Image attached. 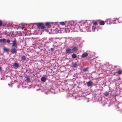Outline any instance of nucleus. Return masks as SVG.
I'll return each instance as SVG.
<instances>
[{
  "label": "nucleus",
  "instance_id": "f257e3e1",
  "mask_svg": "<svg viewBox=\"0 0 122 122\" xmlns=\"http://www.w3.org/2000/svg\"><path fill=\"white\" fill-rule=\"evenodd\" d=\"M44 24L42 23H39L37 24V25L39 28H41L42 29L46 28L44 26Z\"/></svg>",
  "mask_w": 122,
  "mask_h": 122
},
{
  "label": "nucleus",
  "instance_id": "a878e982",
  "mask_svg": "<svg viewBox=\"0 0 122 122\" xmlns=\"http://www.w3.org/2000/svg\"><path fill=\"white\" fill-rule=\"evenodd\" d=\"M29 80H30V78L29 77H26V80H27V81H29Z\"/></svg>",
  "mask_w": 122,
  "mask_h": 122
},
{
  "label": "nucleus",
  "instance_id": "7ed1b4c3",
  "mask_svg": "<svg viewBox=\"0 0 122 122\" xmlns=\"http://www.w3.org/2000/svg\"><path fill=\"white\" fill-rule=\"evenodd\" d=\"M77 42L79 43L80 46H81V45H82L83 42V41L81 38H78Z\"/></svg>",
  "mask_w": 122,
  "mask_h": 122
},
{
  "label": "nucleus",
  "instance_id": "bb28decb",
  "mask_svg": "<svg viewBox=\"0 0 122 122\" xmlns=\"http://www.w3.org/2000/svg\"><path fill=\"white\" fill-rule=\"evenodd\" d=\"M74 95H74V94H73L72 95V96L74 97V98H75V99H76V96Z\"/></svg>",
  "mask_w": 122,
  "mask_h": 122
},
{
  "label": "nucleus",
  "instance_id": "c756f323",
  "mask_svg": "<svg viewBox=\"0 0 122 122\" xmlns=\"http://www.w3.org/2000/svg\"><path fill=\"white\" fill-rule=\"evenodd\" d=\"M46 31H48V30H47V29H46Z\"/></svg>",
  "mask_w": 122,
  "mask_h": 122
},
{
  "label": "nucleus",
  "instance_id": "412c9836",
  "mask_svg": "<svg viewBox=\"0 0 122 122\" xmlns=\"http://www.w3.org/2000/svg\"><path fill=\"white\" fill-rule=\"evenodd\" d=\"M93 25H97V22L96 21H94V22H93Z\"/></svg>",
  "mask_w": 122,
  "mask_h": 122
},
{
  "label": "nucleus",
  "instance_id": "f03ea898",
  "mask_svg": "<svg viewBox=\"0 0 122 122\" xmlns=\"http://www.w3.org/2000/svg\"><path fill=\"white\" fill-rule=\"evenodd\" d=\"M12 46L13 47H16V48H17L16 40L15 38H14L13 41H12Z\"/></svg>",
  "mask_w": 122,
  "mask_h": 122
},
{
  "label": "nucleus",
  "instance_id": "6ab92c4d",
  "mask_svg": "<svg viewBox=\"0 0 122 122\" xmlns=\"http://www.w3.org/2000/svg\"><path fill=\"white\" fill-rule=\"evenodd\" d=\"M60 25H65V22L63 21L60 22Z\"/></svg>",
  "mask_w": 122,
  "mask_h": 122
},
{
  "label": "nucleus",
  "instance_id": "423d86ee",
  "mask_svg": "<svg viewBox=\"0 0 122 122\" xmlns=\"http://www.w3.org/2000/svg\"><path fill=\"white\" fill-rule=\"evenodd\" d=\"M86 84L88 87L92 85L93 84V82L91 81H89L86 83Z\"/></svg>",
  "mask_w": 122,
  "mask_h": 122
},
{
  "label": "nucleus",
  "instance_id": "39448f33",
  "mask_svg": "<svg viewBox=\"0 0 122 122\" xmlns=\"http://www.w3.org/2000/svg\"><path fill=\"white\" fill-rule=\"evenodd\" d=\"M72 52L71 49L69 48H68L66 49V53L67 54H70L71 53V52Z\"/></svg>",
  "mask_w": 122,
  "mask_h": 122
},
{
  "label": "nucleus",
  "instance_id": "393cba45",
  "mask_svg": "<svg viewBox=\"0 0 122 122\" xmlns=\"http://www.w3.org/2000/svg\"><path fill=\"white\" fill-rule=\"evenodd\" d=\"M88 69V68H85L83 69V71L85 72L87 71Z\"/></svg>",
  "mask_w": 122,
  "mask_h": 122
},
{
  "label": "nucleus",
  "instance_id": "1a4fd4ad",
  "mask_svg": "<svg viewBox=\"0 0 122 122\" xmlns=\"http://www.w3.org/2000/svg\"><path fill=\"white\" fill-rule=\"evenodd\" d=\"M117 73L119 75H120L122 74V70H119L117 71V72L115 73Z\"/></svg>",
  "mask_w": 122,
  "mask_h": 122
},
{
  "label": "nucleus",
  "instance_id": "aec40b11",
  "mask_svg": "<svg viewBox=\"0 0 122 122\" xmlns=\"http://www.w3.org/2000/svg\"><path fill=\"white\" fill-rule=\"evenodd\" d=\"M71 50H72V51H76V47H74V48H73Z\"/></svg>",
  "mask_w": 122,
  "mask_h": 122
},
{
  "label": "nucleus",
  "instance_id": "20e7f679",
  "mask_svg": "<svg viewBox=\"0 0 122 122\" xmlns=\"http://www.w3.org/2000/svg\"><path fill=\"white\" fill-rule=\"evenodd\" d=\"M10 51L13 54L17 53L16 49L15 48H13L11 49Z\"/></svg>",
  "mask_w": 122,
  "mask_h": 122
},
{
  "label": "nucleus",
  "instance_id": "f8f14e48",
  "mask_svg": "<svg viewBox=\"0 0 122 122\" xmlns=\"http://www.w3.org/2000/svg\"><path fill=\"white\" fill-rule=\"evenodd\" d=\"M21 60L22 61H25V59H26V57H25V55H23L21 57Z\"/></svg>",
  "mask_w": 122,
  "mask_h": 122
},
{
  "label": "nucleus",
  "instance_id": "c85d7f7f",
  "mask_svg": "<svg viewBox=\"0 0 122 122\" xmlns=\"http://www.w3.org/2000/svg\"><path fill=\"white\" fill-rule=\"evenodd\" d=\"M1 67H0V71H1Z\"/></svg>",
  "mask_w": 122,
  "mask_h": 122
},
{
  "label": "nucleus",
  "instance_id": "7c9ffc66",
  "mask_svg": "<svg viewBox=\"0 0 122 122\" xmlns=\"http://www.w3.org/2000/svg\"><path fill=\"white\" fill-rule=\"evenodd\" d=\"M22 29H23V27H22Z\"/></svg>",
  "mask_w": 122,
  "mask_h": 122
},
{
  "label": "nucleus",
  "instance_id": "cd10ccee",
  "mask_svg": "<svg viewBox=\"0 0 122 122\" xmlns=\"http://www.w3.org/2000/svg\"><path fill=\"white\" fill-rule=\"evenodd\" d=\"M50 50L51 51H53V48H51Z\"/></svg>",
  "mask_w": 122,
  "mask_h": 122
},
{
  "label": "nucleus",
  "instance_id": "9b49d317",
  "mask_svg": "<svg viewBox=\"0 0 122 122\" xmlns=\"http://www.w3.org/2000/svg\"><path fill=\"white\" fill-rule=\"evenodd\" d=\"M41 81H42L43 82H44L46 81V78L44 77H42V78H41Z\"/></svg>",
  "mask_w": 122,
  "mask_h": 122
},
{
  "label": "nucleus",
  "instance_id": "6e6552de",
  "mask_svg": "<svg viewBox=\"0 0 122 122\" xmlns=\"http://www.w3.org/2000/svg\"><path fill=\"white\" fill-rule=\"evenodd\" d=\"M88 55V54L87 53H85L82 54L81 56L82 57L84 58L86 57Z\"/></svg>",
  "mask_w": 122,
  "mask_h": 122
},
{
  "label": "nucleus",
  "instance_id": "5701e85b",
  "mask_svg": "<svg viewBox=\"0 0 122 122\" xmlns=\"http://www.w3.org/2000/svg\"><path fill=\"white\" fill-rule=\"evenodd\" d=\"M6 42L7 43H9L10 42V41L9 39H7V41H6Z\"/></svg>",
  "mask_w": 122,
  "mask_h": 122
},
{
  "label": "nucleus",
  "instance_id": "b1692460",
  "mask_svg": "<svg viewBox=\"0 0 122 122\" xmlns=\"http://www.w3.org/2000/svg\"><path fill=\"white\" fill-rule=\"evenodd\" d=\"M2 25V22L1 20H0V27H1Z\"/></svg>",
  "mask_w": 122,
  "mask_h": 122
},
{
  "label": "nucleus",
  "instance_id": "f3484780",
  "mask_svg": "<svg viewBox=\"0 0 122 122\" xmlns=\"http://www.w3.org/2000/svg\"><path fill=\"white\" fill-rule=\"evenodd\" d=\"M104 95L106 96H109V93L107 92H105L104 93Z\"/></svg>",
  "mask_w": 122,
  "mask_h": 122
},
{
  "label": "nucleus",
  "instance_id": "2eb2a0df",
  "mask_svg": "<svg viewBox=\"0 0 122 122\" xmlns=\"http://www.w3.org/2000/svg\"><path fill=\"white\" fill-rule=\"evenodd\" d=\"M14 67L15 68H18L19 67V65L18 63H14Z\"/></svg>",
  "mask_w": 122,
  "mask_h": 122
},
{
  "label": "nucleus",
  "instance_id": "2f4dec72",
  "mask_svg": "<svg viewBox=\"0 0 122 122\" xmlns=\"http://www.w3.org/2000/svg\"><path fill=\"white\" fill-rule=\"evenodd\" d=\"M77 50H78V49H77H77H76Z\"/></svg>",
  "mask_w": 122,
  "mask_h": 122
},
{
  "label": "nucleus",
  "instance_id": "9d476101",
  "mask_svg": "<svg viewBox=\"0 0 122 122\" xmlns=\"http://www.w3.org/2000/svg\"><path fill=\"white\" fill-rule=\"evenodd\" d=\"M45 25L46 26L47 28H49V27H51L49 22H46V23Z\"/></svg>",
  "mask_w": 122,
  "mask_h": 122
},
{
  "label": "nucleus",
  "instance_id": "4be33fe9",
  "mask_svg": "<svg viewBox=\"0 0 122 122\" xmlns=\"http://www.w3.org/2000/svg\"><path fill=\"white\" fill-rule=\"evenodd\" d=\"M95 27H96L95 26H93L92 27V29L93 31H94L95 29Z\"/></svg>",
  "mask_w": 122,
  "mask_h": 122
},
{
  "label": "nucleus",
  "instance_id": "dca6fc26",
  "mask_svg": "<svg viewBox=\"0 0 122 122\" xmlns=\"http://www.w3.org/2000/svg\"><path fill=\"white\" fill-rule=\"evenodd\" d=\"M100 25H104V22L103 20H101L100 22Z\"/></svg>",
  "mask_w": 122,
  "mask_h": 122
},
{
  "label": "nucleus",
  "instance_id": "a211bd4d",
  "mask_svg": "<svg viewBox=\"0 0 122 122\" xmlns=\"http://www.w3.org/2000/svg\"><path fill=\"white\" fill-rule=\"evenodd\" d=\"M71 56H72L73 58H75L76 57V55L75 54H72V55H71Z\"/></svg>",
  "mask_w": 122,
  "mask_h": 122
},
{
  "label": "nucleus",
  "instance_id": "0eeeda50",
  "mask_svg": "<svg viewBox=\"0 0 122 122\" xmlns=\"http://www.w3.org/2000/svg\"><path fill=\"white\" fill-rule=\"evenodd\" d=\"M3 50L4 51L7 53H8L10 51V50H9V48H7L5 47H3Z\"/></svg>",
  "mask_w": 122,
  "mask_h": 122
},
{
  "label": "nucleus",
  "instance_id": "ddd939ff",
  "mask_svg": "<svg viewBox=\"0 0 122 122\" xmlns=\"http://www.w3.org/2000/svg\"><path fill=\"white\" fill-rule=\"evenodd\" d=\"M72 67L75 68L76 67V62L75 63H73L71 65Z\"/></svg>",
  "mask_w": 122,
  "mask_h": 122
},
{
  "label": "nucleus",
  "instance_id": "4468645a",
  "mask_svg": "<svg viewBox=\"0 0 122 122\" xmlns=\"http://www.w3.org/2000/svg\"><path fill=\"white\" fill-rule=\"evenodd\" d=\"M6 41L5 39L4 38L2 39H0V43H2V42L5 43Z\"/></svg>",
  "mask_w": 122,
  "mask_h": 122
}]
</instances>
